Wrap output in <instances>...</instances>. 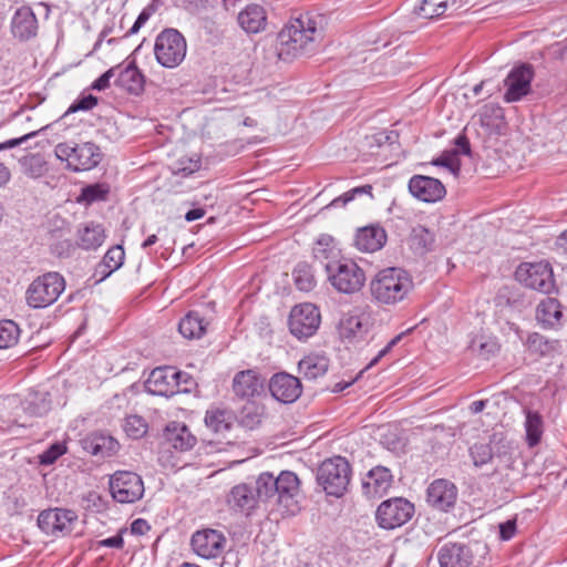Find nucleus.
I'll return each instance as SVG.
<instances>
[{"label":"nucleus","instance_id":"1","mask_svg":"<svg viewBox=\"0 0 567 567\" xmlns=\"http://www.w3.org/2000/svg\"><path fill=\"white\" fill-rule=\"evenodd\" d=\"M321 37L317 23L309 14L290 21L277 37V54L282 61L310 55L316 52Z\"/></svg>","mask_w":567,"mask_h":567},{"label":"nucleus","instance_id":"2","mask_svg":"<svg viewBox=\"0 0 567 567\" xmlns=\"http://www.w3.org/2000/svg\"><path fill=\"white\" fill-rule=\"evenodd\" d=\"M258 496L262 504L271 508H282L285 513L296 514L299 509L297 496L300 481L296 473L281 471L277 476L270 472L259 474L256 480Z\"/></svg>","mask_w":567,"mask_h":567},{"label":"nucleus","instance_id":"3","mask_svg":"<svg viewBox=\"0 0 567 567\" xmlns=\"http://www.w3.org/2000/svg\"><path fill=\"white\" fill-rule=\"evenodd\" d=\"M413 288L410 275L402 268H386L377 274L370 282L374 301L392 306L402 301Z\"/></svg>","mask_w":567,"mask_h":567},{"label":"nucleus","instance_id":"4","mask_svg":"<svg viewBox=\"0 0 567 567\" xmlns=\"http://www.w3.org/2000/svg\"><path fill=\"white\" fill-rule=\"evenodd\" d=\"M488 547L482 542L446 543L437 551L440 567H471L482 564Z\"/></svg>","mask_w":567,"mask_h":567},{"label":"nucleus","instance_id":"5","mask_svg":"<svg viewBox=\"0 0 567 567\" xmlns=\"http://www.w3.org/2000/svg\"><path fill=\"white\" fill-rule=\"evenodd\" d=\"M54 153L60 161L66 162L68 168L73 172L90 171L96 167L103 157L100 147L92 142L59 143Z\"/></svg>","mask_w":567,"mask_h":567},{"label":"nucleus","instance_id":"6","mask_svg":"<svg viewBox=\"0 0 567 567\" xmlns=\"http://www.w3.org/2000/svg\"><path fill=\"white\" fill-rule=\"evenodd\" d=\"M514 446L502 433H493L487 443L475 442L468 449L473 465L481 468L484 465L498 461L505 466L513 462Z\"/></svg>","mask_w":567,"mask_h":567},{"label":"nucleus","instance_id":"7","mask_svg":"<svg viewBox=\"0 0 567 567\" xmlns=\"http://www.w3.org/2000/svg\"><path fill=\"white\" fill-rule=\"evenodd\" d=\"M65 289L62 275L55 271L37 277L25 291V301L33 309H43L54 303Z\"/></svg>","mask_w":567,"mask_h":567},{"label":"nucleus","instance_id":"8","mask_svg":"<svg viewBox=\"0 0 567 567\" xmlns=\"http://www.w3.org/2000/svg\"><path fill=\"white\" fill-rule=\"evenodd\" d=\"M351 466L346 457L334 456L322 462L317 482L331 496L341 497L350 483Z\"/></svg>","mask_w":567,"mask_h":567},{"label":"nucleus","instance_id":"9","mask_svg":"<svg viewBox=\"0 0 567 567\" xmlns=\"http://www.w3.org/2000/svg\"><path fill=\"white\" fill-rule=\"evenodd\" d=\"M186 51V40L176 29H165L156 37L154 54L156 61L164 68L178 66L184 61Z\"/></svg>","mask_w":567,"mask_h":567},{"label":"nucleus","instance_id":"10","mask_svg":"<svg viewBox=\"0 0 567 567\" xmlns=\"http://www.w3.org/2000/svg\"><path fill=\"white\" fill-rule=\"evenodd\" d=\"M326 272L332 287L342 293L359 291L365 281L364 271L350 259L340 258L337 262L328 264Z\"/></svg>","mask_w":567,"mask_h":567},{"label":"nucleus","instance_id":"11","mask_svg":"<svg viewBox=\"0 0 567 567\" xmlns=\"http://www.w3.org/2000/svg\"><path fill=\"white\" fill-rule=\"evenodd\" d=\"M516 279L525 287L549 295L556 290L554 271L549 262H524L515 271Z\"/></svg>","mask_w":567,"mask_h":567},{"label":"nucleus","instance_id":"12","mask_svg":"<svg viewBox=\"0 0 567 567\" xmlns=\"http://www.w3.org/2000/svg\"><path fill=\"white\" fill-rule=\"evenodd\" d=\"M414 514V505L403 497L383 501L377 509L375 518L383 529H394L408 523Z\"/></svg>","mask_w":567,"mask_h":567},{"label":"nucleus","instance_id":"13","mask_svg":"<svg viewBox=\"0 0 567 567\" xmlns=\"http://www.w3.org/2000/svg\"><path fill=\"white\" fill-rule=\"evenodd\" d=\"M110 491L116 502L134 503L143 496L144 483L134 472L117 471L110 478Z\"/></svg>","mask_w":567,"mask_h":567},{"label":"nucleus","instance_id":"14","mask_svg":"<svg viewBox=\"0 0 567 567\" xmlns=\"http://www.w3.org/2000/svg\"><path fill=\"white\" fill-rule=\"evenodd\" d=\"M321 316L319 309L309 302L295 306L289 316L290 332L298 339L311 337L319 328Z\"/></svg>","mask_w":567,"mask_h":567},{"label":"nucleus","instance_id":"15","mask_svg":"<svg viewBox=\"0 0 567 567\" xmlns=\"http://www.w3.org/2000/svg\"><path fill=\"white\" fill-rule=\"evenodd\" d=\"M76 520L74 511L56 507L42 511L38 516V526L48 536L60 537L70 534Z\"/></svg>","mask_w":567,"mask_h":567},{"label":"nucleus","instance_id":"16","mask_svg":"<svg viewBox=\"0 0 567 567\" xmlns=\"http://www.w3.org/2000/svg\"><path fill=\"white\" fill-rule=\"evenodd\" d=\"M533 79L534 69L530 64L523 63L513 68L504 81L506 86L504 100L508 103L520 101L530 93Z\"/></svg>","mask_w":567,"mask_h":567},{"label":"nucleus","instance_id":"17","mask_svg":"<svg viewBox=\"0 0 567 567\" xmlns=\"http://www.w3.org/2000/svg\"><path fill=\"white\" fill-rule=\"evenodd\" d=\"M226 537L217 529L204 528L193 534L192 549L199 557L209 559L218 557L225 548Z\"/></svg>","mask_w":567,"mask_h":567},{"label":"nucleus","instance_id":"18","mask_svg":"<svg viewBox=\"0 0 567 567\" xmlns=\"http://www.w3.org/2000/svg\"><path fill=\"white\" fill-rule=\"evenodd\" d=\"M177 370L173 367H157L148 375L145 388L148 393L161 396H173L179 391L175 381Z\"/></svg>","mask_w":567,"mask_h":567},{"label":"nucleus","instance_id":"19","mask_svg":"<svg viewBox=\"0 0 567 567\" xmlns=\"http://www.w3.org/2000/svg\"><path fill=\"white\" fill-rule=\"evenodd\" d=\"M409 190L413 197L424 203H435L446 194L440 179L424 175L412 176L409 181Z\"/></svg>","mask_w":567,"mask_h":567},{"label":"nucleus","instance_id":"20","mask_svg":"<svg viewBox=\"0 0 567 567\" xmlns=\"http://www.w3.org/2000/svg\"><path fill=\"white\" fill-rule=\"evenodd\" d=\"M457 488L454 483L440 478L430 484L426 491V501L433 508L447 512L455 505Z\"/></svg>","mask_w":567,"mask_h":567},{"label":"nucleus","instance_id":"21","mask_svg":"<svg viewBox=\"0 0 567 567\" xmlns=\"http://www.w3.org/2000/svg\"><path fill=\"white\" fill-rule=\"evenodd\" d=\"M269 391L277 401L292 403L301 395L302 386L298 378L281 372L270 379Z\"/></svg>","mask_w":567,"mask_h":567},{"label":"nucleus","instance_id":"22","mask_svg":"<svg viewBox=\"0 0 567 567\" xmlns=\"http://www.w3.org/2000/svg\"><path fill=\"white\" fill-rule=\"evenodd\" d=\"M393 483L390 468L377 465L362 480V492L369 498L383 496Z\"/></svg>","mask_w":567,"mask_h":567},{"label":"nucleus","instance_id":"23","mask_svg":"<svg viewBox=\"0 0 567 567\" xmlns=\"http://www.w3.org/2000/svg\"><path fill=\"white\" fill-rule=\"evenodd\" d=\"M369 317L362 312H349L340 321L339 333L349 343L364 340L370 330Z\"/></svg>","mask_w":567,"mask_h":567},{"label":"nucleus","instance_id":"24","mask_svg":"<svg viewBox=\"0 0 567 567\" xmlns=\"http://www.w3.org/2000/svg\"><path fill=\"white\" fill-rule=\"evenodd\" d=\"M38 19L30 7H21L11 18L10 30L13 38L21 42L33 39L38 33Z\"/></svg>","mask_w":567,"mask_h":567},{"label":"nucleus","instance_id":"25","mask_svg":"<svg viewBox=\"0 0 567 567\" xmlns=\"http://www.w3.org/2000/svg\"><path fill=\"white\" fill-rule=\"evenodd\" d=\"M265 379L255 370H244L235 374L233 391L243 400H250L260 395L264 391Z\"/></svg>","mask_w":567,"mask_h":567},{"label":"nucleus","instance_id":"26","mask_svg":"<svg viewBox=\"0 0 567 567\" xmlns=\"http://www.w3.org/2000/svg\"><path fill=\"white\" fill-rule=\"evenodd\" d=\"M228 505L237 511L246 512L247 514L262 504L261 498L258 496L257 484L251 487L247 484H238L234 486L227 497Z\"/></svg>","mask_w":567,"mask_h":567},{"label":"nucleus","instance_id":"27","mask_svg":"<svg viewBox=\"0 0 567 567\" xmlns=\"http://www.w3.org/2000/svg\"><path fill=\"white\" fill-rule=\"evenodd\" d=\"M82 449L93 456L110 457L117 452L118 443L112 436L93 432L80 441Z\"/></svg>","mask_w":567,"mask_h":567},{"label":"nucleus","instance_id":"28","mask_svg":"<svg viewBox=\"0 0 567 567\" xmlns=\"http://www.w3.org/2000/svg\"><path fill=\"white\" fill-rule=\"evenodd\" d=\"M468 0H422L414 12L424 19H435L464 8Z\"/></svg>","mask_w":567,"mask_h":567},{"label":"nucleus","instance_id":"29","mask_svg":"<svg viewBox=\"0 0 567 567\" xmlns=\"http://www.w3.org/2000/svg\"><path fill=\"white\" fill-rule=\"evenodd\" d=\"M239 27L248 34L262 32L267 25V12L257 3L246 6L237 16Z\"/></svg>","mask_w":567,"mask_h":567},{"label":"nucleus","instance_id":"30","mask_svg":"<svg viewBox=\"0 0 567 567\" xmlns=\"http://www.w3.org/2000/svg\"><path fill=\"white\" fill-rule=\"evenodd\" d=\"M385 241V230L379 225H369L359 228L354 236V246L365 252H373L381 249Z\"/></svg>","mask_w":567,"mask_h":567},{"label":"nucleus","instance_id":"31","mask_svg":"<svg viewBox=\"0 0 567 567\" xmlns=\"http://www.w3.org/2000/svg\"><path fill=\"white\" fill-rule=\"evenodd\" d=\"M114 84L127 91L130 94L138 95L144 91L145 76L136 66L135 62H130L124 68L120 65Z\"/></svg>","mask_w":567,"mask_h":567},{"label":"nucleus","instance_id":"32","mask_svg":"<svg viewBox=\"0 0 567 567\" xmlns=\"http://www.w3.org/2000/svg\"><path fill=\"white\" fill-rule=\"evenodd\" d=\"M312 255L316 261L321 264L326 269L329 264L337 262L341 258V251L337 247L332 236L328 234H321L316 240Z\"/></svg>","mask_w":567,"mask_h":567},{"label":"nucleus","instance_id":"33","mask_svg":"<svg viewBox=\"0 0 567 567\" xmlns=\"http://www.w3.org/2000/svg\"><path fill=\"white\" fill-rule=\"evenodd\" d=\"M164 435L172 447L178 451H188L196 443V437L189 432L185 424L181 423L168 424Z\"/></svg>","mask_w":567,"mask_h":567},{"label":"nucleus","instance_id":"34","mask_svg":"<svg viewBox=\"0 0 567 567\" xmlns=\"http://www.w3.org/2000/svg\"><path fill=\"white\" fill-rule=\"evenodd\" d=\"M561 317V306L556 298L547 297L537 306L536 319L545 328L556 327Z\"/></svg>","mask_w":567,"mask_h":567},{"label":"nucleus","instance_id":"35","mask_svg":"<svg viewBox=\"0 0 567 567\" xmlns=\"http://www.w3.org/2000/svg\"><path fill=\"white\" fill-rule=\"evenodd\" d=\"M329 369V359L326 355L311 353L300 360L298 364L299 373L307 380H316L323 377Z\"/></svg>","mask_w":567,"mask_h":567},{"label":"nucleus","instance_id":"36","mask_svg":"<svg viewBox=\"0 0 567 567\" xmlns=\"http://www.w3.org/2000/svg\"><path fill=\"white\" fill-rule=\"evenodd\" d=\"M207 328V322L198 311H189L181 319L178 324L179 333L186 339L202 338Z\"/></svg>","mask_w":567,"mask_h":567},{"label":"nucleus","instance_id":"37","mask_svg":"<svg viewBox=\"0 0 567 567\" xmlns=\"http://www.w3.org/2000/svg\"><path fill=\"white\" fill-rule=\"evenodd\" d=\"M22 408L30 416H43L51 409L50 394L41 390H31L22 402Z\"/></svg>","mask_w":567,"mask_h":567},{"label":"nucleus","instance_id":"38","mask_svg":"<svg viewBox=\"0 0 567 567\" xmlns=\"http://www.w3.org/2000/svg\"><path fill=\"white\" fill-rule=\"evenodd\" d=\"M104 240L105 234L101 224L91 221L79 229V246L83 249H96Z\"/></svg>","mask_w":567,"mask_h":567},{"label":"nucleus","instance_id":"39","mask_svg":"<svg viewBox=\"0 0 567 567\" xmlns=\"http://www.w3.org/2000/svg\"><path fill=\"white\" fill-rule=\"evenodd\" d=\"M525 346L532 354H536L538 357H549L557 350L559 341L549 340L538 332H533L528 334L525 341Z\"/></svg>","mask_w":567,"mask_h":567},{"label":"nucleus","instance_id":"40","mask_svg":"<svg viewBox=\"0 0 567 567\" xmlns=\"http://www.w3.org/2000/svg\"><path fill=\"white\" fill-rule=\"evenodd\" d=\"M233 413L225 409L212 408L207 410L205 415V423L207 427L216 433H224L228 431L233 424Z\"/></svg>","mask_w":567,"mask_h":567},{"label":"nucleus","instance_id":"41","mask_svg":"<svg viewBox=\"0 0 567 567\" xmlns=\"http://www.w3.org/2000/svg\"><path fill=\"white\" fill-rule=\"evenodd\" d=\"M525 415L526 442L529 447H534L539 444L543 436V417L538 412L532 410H526Z\"/></svg>","mask_w":567,"mask_h":567},{"label":"nucleus","instance_id":"42","mask_svg":"<svg viewBox=\"0 0 567 567\" xmlns=\"http://www.w3.org/2000/svg\"><path fill=\"white\" fill-rule=\"evenodd\" d=\"M434 243L433 234L422 225L412 228L409 245L415 254L424 255L432 249Z\"/></svg>","mask_w":567,"mask_h":567},{"label":"nucleus","instance_id":"43","mask_svg":"<svg viewBox=\"0 0 567 567\" xmlns=\"http://www.w3.org/2000/svg\"><path fill=\"white\" fill-rule=\"evenodd\" d=\"M125 258V251L122 246L111 247L99 265L97 270L102 274V279L109 277L112 272L122 267Z\"/></svg>","mask_w":567,"mask_h":567},{"label":"nucleus","instance_id":"44","mask_svg":"<svg viewBox=\"0 0 567 567\" xmlns=\"http://www.w3.org/2000/svg\"><path fill=\"white\" fill-rule=\"evenodd\" d=\"M110 190V185L104 182L85 185L81 188L78 203L91 205L96 202L105 200Z\"/></svg>","mask_w":567,"mask_h":567},{"label":"nucleus","instance_id":"45","mask_svg":"<svg viewBox=\"0 0 567 567\" xmlns=\"http://www.w3.org/2000/svg\"><path fill=\"white\" fill-rule=\"evenodd\" d=\"M296 287L300 291H311L316 287V279L311 266L306 261L297 264L292 271Z\"/></svg>","mask_w":567,"mask_h":567},{"label":"nucleus","instance_id":"46","mask_svg":"<svg viewBox=\"0 0 567 567\" xmlns=\"http://www.w3.org/2000/svg\"><path fill=\"white\" fill-rule=\"evenodd\" d=\"M23 173L31 178L42 177L47 171V163L39 154L25 155L21 159Z\"/></svg>","mask_w":567,"mask_h":567},{"label":"nucleus","instance_id":"47","mask_svg":"<svg viewBox=\"0 0 567 567\" xmlns=\"http://www.w3.org/2000/svg\"><path fill=\"white\" fill-rule=\"evenodd\" d=\"M20 338V328L12 320L0 321V349L16 346Z\"/></svg>","mask_w":567,"mask_h":567},{"label":"nucleus","instance_id":"48","mask_svg":"<svg viewBox=\"0 0 567 567\" xmlns=\"http://www.w3.org/2000/svg\"><path fill=\"white\" fill-rule=\"evenodd\" d=\"M123 429L128 437L137 440L146 434L147 423L140 415H128L124 420Z\"/></svg>","mask_w":567,"mask_h":567},{"label":"nucleus","instance_id":"49","mask_svg":"<svg viewBox=\"0 0 567 567\" xmlns=\"http://www.w3.org/2000/svg\"><path fill=\"white\" fill-rule=\"evenodd\" d=\"M68 451L64 442H55L39 455L41 465H52L55 461Z\"/></svg>","mask_w":567,"mask_h":567},{"label":"nucleus","instance_id":"50","mask_svg":"<svg viewBox=\"0 0 567 567\" xmlns=\"http://www.w3.org/2000/svg\"><path fill=\"white\" fill-rule=\"evenodd\" d=\"M371 192H372V186L371 185H364V186L354 187V188L346 192L341 196L334 198L327 206V208L328 207H344L348 203L352 202L355 198V196L363 195V194H370L371 195Z\"/></svg>","mask_w":567,"mask_h":567},{"label":"nucleus","instance_id":"51","mask_svg":"<svg viewBox=\"0 0 567 567\" xmlns=\"http://www.w3.org/2000/svg\"><path fill=\"white\" fill-rule=\"evenodd\" d=\"M435 166L446 167L454 176H457L461 169L460 159L456 156V152L444 153L440 157L432 162Z\"/></svg>","mask_w":567,"mask_h":567},{"label":"nucleus","instance_id":"52","mask_svg":"<svg viewBox=\"0 0 567 567\" xmlns=\"http://www.w3.org/2000/svg\"><path fill=\"white\" fill-rule=\"evenodd\" d=\"M200 166V161L198 158L193 157H182L176 163L174 172L176 174H182L183 176H188L194 172L198 171Z\"/></svg>","mask_w":567,"mask_h":567},{"label":"nucleus","instance_id":"53","mask_svg":"<svg viewBox=\"0 0 567 567\" xmlns=\"http://www.w3.org/2000/svg\"><path fill=\"white\" fill-rule=\"evenodd\" d=\"M97 104V97L89 94L76 99L65 112V115L78 111H89Z\"/></svg>","mask_w":567,"mask_h":567},{"label":"nucleus","instance_id":"54","mask_svg":"<svg viewBox=\"0 0 567 567\" xmlns=\"http://www.w3.org/2000/svg\"><path fill=\"white\" fill-rule=\"evenodd\" d=\"M120 65L109 69L102 75H100L91 85L92 90L104 91L110 86V81L116 75Z\"/></svg>","mask_w":567,"mask_h":567},{"label":"nucleus","instance_id":"55","mask_svg":"<svg viewBox=\"0 0 567 567\" xmlns=\"http://www.w3.org/2000/svg\"><path fill=\"white\" fill-rule=\"evenodd\" d=\"M153 12L154 8L152 6L143 9L138 14L137 19L135 20L134 24L132 25V28L125 33V37L137 33L138 30L148 21Z\"/></svg>","mask_w":567,"mask_h":567},{"label":"nucleus","instance_id":"56","mask_svg":"<svg viewBox=\"0 0 567 567\" xmlns=\"http://www.w3.org/2000/svg\"><path fill=\"white\" fill-rule=\"evenodd\" d=\"M175 381H178V393H188L196 385V382L192 375L178 370L177 375H175Z\"/></svg>","mask_w":567,"mask_h":567},{"label":"nucleus","instance_id":"57","mask_svg":"<svg viewBox=\"0 0 567 567\" xmlns=\"http://www.w3.org/2000/svg\"><path fill=\"white\" fill-rule=\"evenodd\" d=\"M123 532L124 530H120L116 535H114L112 537L99 540L96 543V548H100V547H111V548H117V549L123 548V546H124V539L122 536Z\"/></svg>","mask_w":567,"mask_h":567},{"label":"nucleus","instance_id":"58","mask_svg":"<svg viewBox=\"0 0 567 567\" xmlns=\"http://www.w3.org/2000/svg\"><path fill=\"white\" fill-rule=\"evenodd\" d=\"M405 333L406 332H402L395 336L391 341H389L388 344L383 349H381L379 353L371 360L369 365L372 367L377 364L384 355H386L393 349V347H395L401 341Z\"/></svg>","mask_w":567,"mask_h":567},{"label":"nucleus","instance_id":"59","mask_svg":"<svg viewBox=\"0 0 567 567\" xmlns=\"http://www.w3.org/2000/svg\"><path fill=\"white\" fill-rule=\"evenodd\" d=\"M185 9L190 13H198L210 4V0H183Z\"/></svg>","mask_w":567,"mask_h":567},{"label":"nucleus","instance_id":"60","mask_svg":"<svg viewBox=\"0 0 567 567\" xmlns=\"http://www.w3.org/2000/svg\"><path fill=\"white\" fill-rule=\"evenodd\" d=\"M516 533V522L508 519L502 524H499V537L503 540L511 539Z\"/></svg>","mask_w":567,"mask_h":567},{"label":"nucleus","instance_id":"61","mask_svg":"<svg viewBox=\"0 0 567 567\" xmlns=\"http://www.w3.org/2000/svg\"><path fill=\"white\" fill-rule=\"evenodd\" d=\"M35 135H38V132H30V133L24 134L21 137L11 138L3 143H0V151L19 146L22 143H24L25 141L30 140L31 137H34Z\"/></svg>","mask_w":567,"mask_h":567},{"label":"nucleus","instance_id":"62","mask_svg":"<svg viewBox=\"0 0 567 567\" xmlns=\"http://www.w3.org/2000/svg\"><path fill=\"white\" fill-rule=\"evenodd\" d=\"M151 529L148 523L143 518H137L131 524V533L134 535H144Z\"/></svg>","mask_w":567,"mask_h":567},{"label":"nucleus","instance_id":"63","mask_svg":"<svg viewBox=\"0 0 567 567\" xmlns=\"http://www.w3.org/2000/svg\"><path fill=\"white\" fill-rule=\"evenodd\" d=\"M455 145L458 148L457 151H455L456 154L457 153H461V154H464V155H470L471 154L470 142H468V138L466 137L465 134H460V135L456 136Z\"/></svg>","mask_w":567,"mask_h":567},{"label":"nucleus","instance_id":"64","mask_svg":"<svg viewBox=\"0 0 567 567\" xmlns=\"http://www.w3.org/2000/svg\"><path fill=\"white\" fill-rule=\"evenodd\" d=\"M204 214H205V210L203 208H193L186 213L185 219L187 221H194V220L202 218L204 216Z\"/></svg>","mask_w":567,"mask_h":567}]
</instances>
